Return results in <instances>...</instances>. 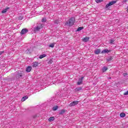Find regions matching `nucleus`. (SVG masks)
I'll use <instances>...</instances> for the list:
<instances>
[{
	"instance_id": "1",
	"label": "nucleus",
	"mask_w": 128,
	"mask_h": 128,
	"mask_svg": "<svg viewBox=\"0 0 128 128\" xmlns=\"http://www.w3.org/2000/svg\"><path fill=\"white\" fill-rule=\"evenodd\" d=\"M76 22V18H70L68 22H66L67 24H68L70 26H74V24Z\"/></svg>"
},
{
	"instance_id": "2",
	"label": "nucleus",
	"mask_w": 128,
	"mask_h": 128,
	"mask_svg": "<svg viewBox=\"0 0 128 128\" xmlns=\"http://www.w3.org/2000/svg\"><path fill=\"white\" fill-rule=\"evenodd\" d=\"M42 28V24H40L36 27L34 28V32H38V30H40V28Z\"/></svg>"
},
{
	"instance_id": "3",
	"label": "nucleus",
	"mask_w": 128,
	"mask_h": 128,
	"mask_svg": "<svg viewBox=\"0 0 128 128\" xmlns=\"http://www.w3.org/2000/svg\"><path fill=\"white\" fill-rule=\"evenodd\" d=\"M116 4V0L112 1L111 2H109L106 5V8L111 6H113V4Z\"/></svg>"
},
{
	"instance_id": "4",
	"label": "nucleus",
	"mask_w": 128,
	"mask_h": 128,
	"mask_svg": "<svg viewBox=\"0 0 128 128\" xmlns=\"http://www.w3.org/2000/svg\"><path fill=\"white\" fill-rule=\"evenodd\" d=\"M78 104V101H74L70 103L69 104V106H76V104Z\"/></svg>"
},
{
	"instance_id": "5",
	"label": "nucleus",
	"mask_w": 128,
	"mask_h": 128,
	"mask_svg": "<svg viewBox=\"0 0 128 128\" xmlns=\"http://www.w3.org/2000/svg\"><path fill=\"white\" fill-rule=\"evenodd\" d=\"M28 32V29L24 28L21 30L20 34H26Z\"/></svg>"
},
{
	"instance_id": "6",
	"label": "nucleus",
	"mask_w": 128,
	"mask_h": 128,
	"mask_svg": "<svg viewBox=\"0 0 128 128\" xmlns=\"http://www.w3.org/2000/svg\"><path fill=\"white\" fill-rule=\"evenodd\" d=\"M108 52H110V50H108L107 48L101 52V54H108Z\"/></svg>"
},
{
	"instance_id": "7",
	"label": "nucleus",
	"mask_w": 128,
	"mask_h": 128,
	"mask_svg": "<svg viewBox=\"0 0 128 128\" xmlns=\"http://www.w3.org/2000/svg\"><path fill=\"white\" fill-rule=\"evenodd\" d=\"M38 64H40V63H38V62H35L32 64V66L33 68H36V66H38Z\"/></svg>"
},
{
	"instance_id": "8",
	"label": "nucleus",
	"mask_w": 128,
	"mask_h": 128,
	"mask_svg": "<svg viewBox=\"0 0 128 128\" xmlns=\"http://www.w3.org/2000/svg\"><path fill=\"white\" fill-rule=\"evenodd\" d=\"M82 80H84V77H82L80 78L78 82L77 83V84L78 86L82 84Z\"/></svg>"
},
{
	"instance_id": "9",
	"label": "nucleus",
	"mask_w": 128,
	"mask_h": 128,
	"mask_svg": "<svg viewBox=\"0 0 128 128\" xmlns=\"http://www.w3.org/2000/svg\"><path fill=\"white\" fill-rule=\"evenodd\" d=\"M30 70H32V66H28L26 68V72H30Z\"/></svg>"
},
{
	"instance_id": "10",
	"label": "nucleus",
	"mask_w": 128,
	"mask_h": 128,
	"mask_svg": "<svg viewBox=\"0 0 128 128\" xmlns=\"http://www.w3.org/2000/svg\"><path fill=\"white\" fill-rule=\"evenodd\" d=\"M89 40H90V38H88V37H85L82 40V42H88Z\"/></svg>"
},
{
	"instance_id": "11",
	"label": "nucleus",
	"mask_w": 128,
	"mask_h": 128,
	"mask_svg": "<svg viewBox=\"0 0 128 128\" xmlns=\"http://www.w3.org/2000/svg\"><path fill=\"white\" fill-rule=\"evenodd\" d=\"M94 52L95 54H100V50L98 49L96 50H95Z\"/></svg>"
},
{
	"instance_id": "12",
	"label": "nucleus",
	"mask_w": 128,
	"mask_h": 128,
	"mask_svg": "<svg viewBox=\"0 0 128 128\" xmlns=\"http://www.w3.org/2000/svg\"><path fill=\"white\" fill-rule=\"evenodd\" d=\"M28 96H25L22 97V102H24L25 100H28Z\"/></svg>"
},
{
	"instance_id": "13",
	"label": "nucleus",
	"mask_w": 128,
	"mask_h": 128,
	"mask_svg": "<svg viewBox=\"0 0 128 128\" xmlns=\"http://www.w3.org/2000/svg\"><path fill=\"white\" fill-rule=\"evenodd\" d=\"M46 54H41L39 56V58L40 60H42V58H46Z\"/></svg>"
},
{
	"instance_id": "14",
	"label": "nucleus",
	"mask_w": 128,
	"mask_h": 128,
	"mask_svg": "<svg viewBox=\"0 0 128 128\" xmlns=\"http://www.w3.org/2000/svg\"><path fill=\"white\" fill-rule=\"evenodd\" d=\"M102 70L103 72H106V70H108V67L106 66H104L102 68Z\"/></svg>"
},
{
	"instance_id": "15",
	"label": "nucleus",
	"mask_w": 128,
	"mask_h": 128,
	"mask_svg": "<svg viewBox=\"0 0 128 128\" xmlns=\"http://www.w3.org/2000/svg\"><path fill=\"white\" fill-rule=\"evenodd\" d=\"M49 122H54V117H50L48 119Z\"/></svg>"
},
{
	"instance_id": "16",
	"label": "nucleus",
	"mask_w": 128,
	"mask_h": 128,
	"mask_svg": "<svg viewBox=\"0 0 128 128\" xmlns=\"http://www.w3.org/2000/svg\"><path fill=\"white\" fill-rule=\"evenodd\" d=\"M76 92H78L82 90V87H78L75 89Z\"/></svg>"
},
{
	"instance_id": "17",
	"label": "nucleus",
	"mask_w": 128,
	"mask_h": 128,
	"mask_svg": "<svg viewBox=\"0 0 128 128\" xmlns=\"http://www.w3.org/2000/svg\"><path fill=\"white\" fill-rule=\"evenodd\" d=\"M120 118H124L126 116V114L122 112L120 114Z\"/></svg>"
},
{
	"instance_id": "18",
	"label": "nucleus",
	"mask_w": 128,
	"mask_h": 128,
	"mask_svg": "<svg viewBox=\"0 0 128 128\" xmlns=\"http://www.w3.org/2000/svg\"><path fill=\"white\" fill-rule=\"evenodd\" d=\"M114 39H111L110 40V44H114Z\"/></svg>"
},
{
	"instance_id": "19",
	"label": "nucleus",
	"mask_w": 128,
	"mask_h": 128,
	"mask_svg": "<svg viewBox=\"0 0 128 128\" xmlns=\"http://www.w3.org/2000/svg\"><path fill=\"white\" fill-rule=\"evenodd\" d=\"M8 8H6L5 10H2V14H6V12L8 11Z\"/></svg>"
},
{
	"instance_id": "20",
	"label": "nucleus",
	"mask_w": 128,
	"mask_h": 128,
	"mask_svg": "<svg viewBox=\"0 0 128 128\" xmlns=\"http://www.w3.org/2000/svg\"><path fill=\"white\" fill-rule=\"evenodd\" d=\"M49 48H54V43H52L49 45Z\"/></svg>"
},
{
	"instance_id": "21",
	"label": "nucleus",
	"mask_w": 128,
	"mask_h": 128,
	"mask_svg": "<svg viewBox=\"0 0 128 128\" xmlns=\"http://www.w3.org/2000/svg\"><path fill=\"white\" fill-rule=\"evenodd\" d=\"M96 2H97V4H100V2H102L104 0H96Z\"/></svg>"
},
{
	"instance_id": "22",
	"label": "nucleus",
	"mask_w": 128,
	"mask_h": 128,
	"mask_svg": "<svg viewBox=\"0 0 128 128\" xmlns=\"http://www.w3.org/2000/svg\"><path fill=\"white\" fill-rule=\"evenodd\" d=\"M84 30V27H79L78 28L77 31L80 32V30Z\"/></svg>"
},
{
	"instance_id": "23",
	"label": "nucleus",
	"mask_w": 128,
	"mask_h": 128,
	"mask_svg": "<svg viewBox=\"0 0 128 128\" xmlns=\"http://www.w3.org/2000/svg\"><path fill=\"white\" fill-rule=\"evenodd\" d=\"M112 60V57H110V58H106V60L108 62H110V60Z\"/></svg>"
},
{
	"instance_id": "24",
	"label": "nucleus",
	"mask_w": 128,
	"mask_h": 128,
	"mask_svg": "<svg viewBox=\"0 0 128 128\" xmlns=\"http://www.w3.org/2000/svg\"><path fill=\"white\" fill-rule=\"evenodd\" d=\"M58 108V106H55L53 107L52 110H56Z\"/></svg>"
},
{
	"instance_id": "25",
	"label": "nucleus",
	"mask_w": 128,
	"mask_h": 128,
	"mask_svg": "<svg viewBox=\"0 0 128 128\" xmlns=\"http://www.w3.org/2000/svg\"><path fill=\"white\" fill-rule=\"evenodd\" d=\"M42 22H46V20L45 18H44L42 20Z\"/></svg>"
},
{
	"instance_id": "26",
	"label": "nucleus",
	"mask_w": 128,
	"mask_h": 128,
	"mask_svg": "<svg viewBox=\"0 0 128 128\" xmlns=\"http://www.w3.org/2000/svg\"><path fill=\"white\" fill-rule=\"evenodd\" d=\"M64 113V110H62L60 112V114H62Z\"/></svg>"
},
{
	"instance_id": "27",
	"label": "nucleus",
	"mask_w": 128,
	"mask_h": 128,
	"mask_svg": "<svg viewBox=\"0 0 128 128\" xmlns=\"http://www.w3.org/2000/svg\"><path fill=\"white\" fill-rule=\"evenodd\" d=\"M22 18H24L22 16H20L18 17V20H22Z\"/></svg>"
},
{
	"instance_id": "28",
	"label": "nucleus",
	"mask_w": 128,
	"mask_h": 128,
	"mask_svg": "<svg viewBox=\"0 0 128 128\" xmlns=\"http://www.w3.org/2000/svg\"><path fill=\"white\" fill-rule=\"evenodd\" d=\"M128 91H127L125 93H124V96H128Z\"/></svg>"
},
{
	"instance_id": "29",
	"label": "nucleus",
	"mask_w": 128,
	"mask_h": 128,
	"mask_svg": "<svg viewBox=\"0 0 128 128\" xmlns=\"http://www.w3.org/2000/svg\"><path fill=\"white\" fill-rule=\"evenodd\" d=\"M128 76V74L124 73V76Z\"/></svg>"
},
{
	"instance_id": "30",
	"label": "nucleus",
	"mask_w": 128,
	"mask_h": 128,
	"mask_svg": "<svg viewBox=\"0 0 128 128\" xmlns=\"http://www.w3.org/2000/svg\"><path fill=\"white\" fill-rule=\"evenodd\" d=\"M3 52H4V51H1V52H0V56H2V54Z\"/></svg>"
},
{
	"instance_id": "31",
	"label": "nucleus",
	"mask_w": 128,
	"mask_h": 128,
	"mask_svg": "<svg viewBox=\"0 0 128 128\" xmlns=\"http://www.w3.org/2000/svg\"><path fill=\"white\" fill-rule=\"evenodd\" d=\"M18 76H22V74H18Z\"/></svg>"
},
{
	"instance_id": "32",
	"label": "nucleus",
	"mask_w": 128,
	"mask_h": 128,
	"mask_svg": "<svg viewBox=\"0 0 128 128\" xmlns=\"http://www.w3.org/2000/svg\"><path fill=\"white\" fill-rule=\"evenodd\" d=\"M127 10H128V7H127Z\"/></svg>"
},
{
	"instance_id": "33",
	"label": "nucleus",
	"mask_w": 128,
	"mask_h": 128,
	"mask_svg": "<svg viewBox=\"0 0 128 128\" xmlns=\"http://www.w3.org/2000/svg\"><path fill=\"white\" fill-rule=\"evenodd\" d=\"M56 24H58V22H56Z\"/></svg>"
}]
</instances>
